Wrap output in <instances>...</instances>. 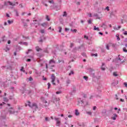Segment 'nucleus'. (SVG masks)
Segmentation results:
<instances>
[{
	"label": "nucleus",
	"mask_w": 127,
	"mask_h": 127,
	"mask_svg": "<svg viewBox=\"0 0 127 127\" xmlns=\"http://www.w3.org/2000/svg\"><path fill=\"white\" fill-rule=\"evenodd\" d=\"M78 106H82V107H86V106H88V101H86L85 99H83L81 98H79L77 99Z\"/></svg>",
	"instance_id": "f257e3e1"
},
{
	"label": "nucleus",
	"mask_w": 127,
	"mask_h": 127,
	"mask_svg": "<svg viewBox=\"0 0 127 127\" xmlns=\"http://www.w3.org/2000/svg\"><path fill=\"white\" fill-rule=\"evenodd\" d=\"M12 5V6H14L16 5V4H18V2H16L15 3H12L10 1H5L4 2V6H7L8 5Z\"/></svg>",
	"instance_id": "f03ea898"
},
{
	"label": "nucleus",
	"mask_w": 127,
	"mask_h": 127,
	"mask_svg": "<svg viewBox=\"0 0 127 127\" xmlns=\"http://www.w3.org/2000/svg\"><path fill=\"white\" fill-rule=\"evenodd\" d=\"M28 106L31 108V109L35 110V111H36V109H38V106L36 103H34L31 104L30 102H28Z\"/></svg>",
	"instance_id": "7ed1b4c3"
},
{
	"label": "nucleus",
	"mask_w": 127,
	"mask_h": 127,
	"mask_svg": "<svg viewBox=\"0 0 127 127\" xmlns=\"http://www.w3.org/2000/svg\"><path fill=\"white\" fill-rule=\"evenodd\" d=\"M56 64V62L54 61L53 59L49 61V66L50 67V69H52V67H55V64Z\"/></svg>",
	"instance_id": "20e7f679"
},
{
	"label": "nucleus",
	"mask_w": 127,
	"mask_h": 127,
	"mask_svg": "<svg viewBox=\"0 0 127 127\" xmlns=\"http://www.w3.org/2000/svg\"><path fill=\"white\" fill-rule=\"evenodd\" d=\"M41 100L42 102H43V106H44L45 108H47V107H48V106H49V103H48V102H47V101H46V100H45V98H44V97H41Z\"/></svg>",
	"instance_id": "39448f33"
},
{
	"label": "nucleus",
	"mask_w": 127,
	"mask_h": 127,
	"mask_svg": "<svg viewBox=\"0 0 127 127\" xmlns=\"http://www.w3.org/2000/svg\"><path fill=\"white\" fill-rule=\"evenodd\" d=\"M55 121H56V126L57 127H60V125H61V122L59 121V118H55Z\"/></svg>",
	"instance_id": "423d86ee"
},
{
	"label": "nucleus",
	"mask_w": 127,
	"mask_h": 127,
	"mask_svg": "<svg viewBox=\"0 0 127 127\" xmlns=\"http://www.w3.org/2000/svg\"><path fill=\"white\" fill-rule=\"evenodd\" d=\"M9 113L10 114H15V115H17V113L18 112L17 111H14V110L12 108H11L10 109H9Z\"/></svg>",
	"instance_id": "0eeeda50"
},
{
	"label": "nucleus",
	"mask_w": 127,
	"mask_h": 127,
	"mask_svg": "<svg viewBox=\"0 0 127 127\" xmlns=\"http://www.w3.org/2000/svg\"><path fill=\"white\" fill-rule=\"evenodd\" d=\"M1 69H6L7 70H10L11 67L10 66H2L1 67Z\"/></svg>",
	"instance_id": "6e6552de"
},
{
	"label": "nucleus",
	"mask_w": 127,
	"mask_h": 127,
	"mask_svg": "<svg viewBox=\"0 0 127 127\" xmlns=\"http://www.w3.org/2000/svg\"><path fill=\"white\" fill-rule=\"evenodd\" d=\"M47 2H48V0H43L42 1V3L45 5V6H48V5H47Z\"/></svg>",
	"instance_id": "1a4fd4ad"
},
{
	"label": "nucleus",
	"mask_w": 127,
	"mask_h": 127,
	"mask_svg": "<svg viewBox=\"0 0 127 127\" xmlns=\"http://www.w3.org/2000/svg\"><path fill=\"white\" fill-rule=\"evenodd\" d=\"M55 9L57 10H60V8H61V5H56L54 7Z\"/></svg>",
	"instance_id": "9d476101"
},
{
	"label": "nucleus",
	"mask_w": 127,
	"mask_h": 127,
	"mask_svg": "<svg viewBox=\"0 0 127 127\" xmlns=\"http://www.w3.org/2000/svg\"><path fill=\"white\" fill-rule=\"evenodd\" d=\"M55 79H56L55 75L54 74H52V76H51L52 82H55Z\"/></svg>",
	"instance_id": "9b49d317"
},
{
	"label": "nucleus",
	"mask_w": 127,
	"mask_h": 127,
	"mask_svg": "<svg viewBox=\"0 0 127 127\" xmlns=\"http://www.w3.org/2000/svg\"><path fill=\"white\" fill-rule=\"evenodd\" d=\"M19 44H21V45H25V46H27L28 45V43L27 42H20L19 43Z\"/></svg>",
	"instance_id": "f8f14e48"
},
{
	"label": "nucleus",
	"mask_w": 127,
	"mask_h": 127,
	"mask_svg": "<svg viewBox=\"0 0 127 127\" xmlns=\"http://www.w3.org/2000/svg\"><path fill=\"white\" fill-rule=\"evenodd\" d=\"M93 16H95V17H96L97 19H100L101 17H100V15H99V14H98V13H95L93 15Z\"/></svg>",
	"instance_id": "ddd939ff"
},
{
	"label": "nucleus",
	"mask_w": 127,
	"mask_h": 127,
	"mask_svg": "<svg viewBox=\"0 0 127 127\" xmlns=\"http://www.w3.org/2000/svg\"><path fill=\"white\" fill-rule=\"evenodd\" d=\"M101 70H102L103 71H105V70H106V68L105 67V63H102Z\"/></svg>",
	"instance_id": "4468645a"
},
{
	"label": "nucleus",
	"mask_w": 127,
	"mask_h": 127,
	"mask_svg": "<svg viewBox=\"0 0 127 127\" xmlns=\"http://www.w3.org/2000/svg\"><path fill=\"white\" fill-rule=\"evenodd\" d=\"M121 27H122L121 26H118V28H117L116 26L113 27V29L115 30H119V29H120V28H121Z\"/></svg>",
	"instance_id": "2eb2a0df"
},
{
	"label": "nucleus",
	"mask_w": 127,
	"mask_h": 127,
	"mask_svg": "<svg viewBox=\"0 0 127 127\" xmlns=\"http://www.w3.org/2000/svg\"><path fill=\"white\" fill-rule=\"evenodd\" d=\"M75 115L76 116H79V115H80V112H79V111H78V110H75Z\"/></svg>",
	"instance_id": "dca6fc26"
},
{
	"label": "nucleus",
	"mask_w": 127,
	"mask_h": 127,
	"mask_svg": "<svg viewBox=\"0 0 127 127\" xmlns=\"http://www.w3.org/2000/svg\"><path fill=\"white\" fill-rule=\"evenodd\" d=\"M43 40H46V38L44 37L43 38H42V37H41L39 42H43Z\"/></svg>",
	"instance_id": "f3484780"
},
{
	"label": "nucleus",
	"mask_w": 127,
	"mask_h": 127,
	"mask_svg": "<svg viewBox=\"0 0 127 127\" xmlns=\"http://www.w3.org/2000/svg\"><path fill=\"white\" fill-rule=\"evenodd\" d=\"M114 116V117H112V119L113 120V121H116L117 117H118V115H117V114H113Z\"/></svg>",
	"instance_id": "a211bd4d"
},
{
	"label": "nucleus",
	"mask_w": 127,
	"mask_h": 127,
	"mask_svg": "<svg viewBox=\"0 0 127 127\" xmlns=\"http://www.w3.org/2000/svg\"><path fill=\"white\" fill-rule=\"evenodd\" d=\"M94 30H97V31H100V29L99 27H96V26H94Z\"/></svg>",
	"instance_id": "6ab92c4d"
},
{
	"label": "nucleus",
	"mask_w": 127,
	"mask_h": 127,
	"mask_svg": "<svg viewBox=\"0 0 127 127\" xmlns=\"http://www.w3.org/2000/svg\"><path fill=\"white\" fill-rule=\"evenodd\" d=\"M36 50L38 52H39V51H40L41 50V48H39V46H37L36 47Z\"/></svg>",
	"instance_id": "aec40b11"
},
{
	"label": "nucleus",
	"mask_w": 127,
	"mask_h": 127,
	"mask_svg": "<svg viewBox=\"0 0 127 127\" xmlns=\"http://www.w3.org/2000/svg\"><path fill=\"white\" fill-rule=\"evenodd\" d=\"M67 15V12L64 11V14H63V16L66 17Z\"/></svg>",
	"instance_id": "412c9836"
},
{
	"label": "nucleus",
	"mask_w": 127,
	"mask_h": 127,
	"mask_svg": "<svg viewBox=\"0 0 127 127\" xmlns=\"http://www.w3.org/2000/svg\"><path fill=\"white\" fill-rule=\"evenodd\" d=\"M66 84H70V83H71V80H70L69 79H67L66 81Z\"/></svg>",
	"instance_id": "4be33fe9"
},
{
	"label": "nucleus",
	"mask_w": 127,
	"mask_h": 127,
	"mask_svg": "<svg viewBox=\"0 0 127 127\" xmlns=\"http://www.w3.org/2000/svg\"><path fill=\"white\" fill-rule=\"evenodd\" d=\"M4 7V4H0V9H2Z\"/></svg>",
	"instance_id": "5701e85b"
},
{
	"label": "nucleus",
	"mask_w": 127,
	"mask_h": 127,
	"mask_svg": "<svg viewBox=\"0 0 127 127\" xmlns=\"http://www.w3.org/2000/svg\"><path fill=\"white\" fill-rule=\"evenodd\" d=\"M74 74V71L73 70H71L70 73L68 74L69 76H71V75Z\"/></svg>",
	"instance_id": "b1692460"
},
{
	"label": "nucleus",
	"mask_w": 127,
	"mask_h": 127,
	"mask_svg": "<svg viewBox=\"0 0 127 127\" xmlns=\"http://www.w3.org/2000/svg\"><path fill=\"white\" fill-rule=\"evenodd\" d=\"M7 22H8V24H11V23H13V21L8 20Z\"/></svg>",
	"instance_id": "393cba45"
},
{
	"label": "nucleus",
	"mask_w": 127,
	"mask_h": 127,
	"mask_svg": "<svg viewBox=\"0 0 127 127\" xmlns=\"http://www.w3.org/2000/svg\"><path fill=\"white\" fill-rule=\"evenodd\" d=\"M62 31V27H59V32L61 33Z\"/></svg>",
	"instance_id": "a878e982"
},
{
	"label": "nucleus",
	"mask_w": 127,
	"mask_h": 127,
	"mask_svg": "<svg viewBox=\"0 0 127 127\" xmlns=\"http://www.w3.org/2000/svg\"><path fill=\"white\" fill-rule=\"evenodd\" d=\"M113 75L115 76V77H117V76H119V74H118V73H117V72H115L113 73Z\"/></svg>",
	"instance_id": "bb28decb"
},
{
	"label": "nucleus",
	"mask_w": 127,
	"mask_h": 127,
	"mask_svg": "<svg viewBox=\"0 0 127 127\" xmlns=\"http://www.w3.org/2000/svg\"><path fill=\"white\" fill-rule=\"evenodd\" d=\"M62 93V91H61V90H60V91H57V92H56V94H58V95H59V94H61Z\"/></svg>",
	"instance_id": "cd10ccee"
},
{
	"label": "nucleus",
	"mask_w": 127,
	"mask_h": 127,
	"mask_svg": "<svg viewBox=\"0 0 127 127\" xmlns=\"http://www.w3.org/2000/svg\"><path fill=\"white\" fill-rule=\"evenodd\" d=\"M86 114L89 115V116H92V112H86Z\"/></svg>",
	"instance_id": "c85d7f7f"
},
{
	"label": "nucleus",
	"mask_w": 127,
	"mask_h": 127,
	"mask_svg": "<svg viewBox=\"0 0 127 127\" xmlns=\"http://www.w3.org/2000/svg\"><path fill=\"white\" fill-rule=\"evenodd\" d=\"M32 51V49L28 50V52H26V54H29V52H31Z\"/></svg>",
	"instance_id": "c756f323"
},
{
	"label": "nucleus",
	"mask_w": 127,
	"mask_h": 127,
	"mask_svg": "<svg viewBox=\"0 0 127 127\" xmlns=\"http://www.w3.org/2000/svg\"><path fill=\"white\" fill-rule=\"evenodd\" d=\"M123 51H124V52H125L126 53H127V49L126 48V47L123 48Z\"/></svg>",
	"instance_id": "7c9ffc66"
},
{
	"label": "nucleus",
	"mask_w": 127,
	"mask_h": 127,
	"mask_svg": "<svg viewBox=\"0 0 127 127\" xmlns=\"http://www.w3.org/2000/svg\"><path fill=\"white\" fill-rule=\"evenodd\" d=\"M23 23H24V26H27V24L24 22V20H23Z\"/></svg>",
	"instance_id": "2f4dec72"
},
{
	"label": "nucleus",
	"mask_w": 127,
	"mask_h": 127,
	"mask_svg": "<svg viewBox=\"0 0 127 127\" xmlns=\"http://www.w3.org/2000/svg\"><path fill=\"white\" fill-rule=\"evenodd\" d=\"M42 26H43V27H45V26H46V24L45 23H43L42 24H41Z\"/></svg>",
	"instance_id": "473e14b6"
},
{
	"label": "nucleus",
	"mask_w": 127,
	"mask_h": 127,
	"mask_svg": "<svg viewBox=\"0 0 127 127\" xmlns=\"http://www.w3.org/2000/svg\"><path fill=\"white\" fill-rule=\"evenodd\" d=\"M48 2H49V3H54V2L53 1V0H49V1H48Z\"/></svg>",
	"instance_id": "72a5a7b5"
},
{
	"label": "nucleus",
	"mask_w": 127,
	"mask_h": 127,
	"mask_svg": "<svg viewBox=\"0 0 127 127\" xmlns=\"http://www.w3.org/2000/svg\"><path fill=\"white\" fill-rule=\"evenodd\" d=\"M41 33H44L45 32V30L44 29H42L40 30Z\"/></svg>",
	"instance_id": "f704fd0d"
},
{
	"label": "nucleus",
	"mask_w": 127,
	"mask_h": 127,
	"mask_svg": "<svg viewBox=\"0 0 127 127\" xmlns=\"http://www.w3.org/2000/svg\"><path fill=\"white\" fill-rule=\"evenodd\" d=\"M33 78H32V77L30 76L29 78L28 79V81H33Z\"/></svg>",
	"instance_id": "c9c22d12"
},
{
	"label": "nucleus",
	"mask_w": 127,
	"mask_h": 127,
	"mask_svg": "<svg viewBox=\"0 0 127 127\" xmlns=\"http://www.w3.org/2000/svg\"><path fill=\"white\" fill-rule=\"evenodd\" d=\"M46 19L48 20V21H50V19L49 18V17L48 16V15L46 16Z\"/></svg>",
	"instance_id": "e433bc0d"
},
{
	"label": "nucleus",
	"mask_w": 127,
	"mask_h": 127,
	"mask_svg": "<svg viewBox=\"0 0 127 127\" xmlns=\"http://www.w3.org/2000/svg\"><path fill=\"white\" fill-rule=\"evenodd\" d=\"M83 78H84L85 80H86V81H88V77H87L86 76H84Z\"/></svg>",
	"instance_id": "4c0bfd02"
},
{
	"label": "nucleus",
	"mask_w": 127,
	"mask_h": 127,
	"mask_svg": "<svg viewBox=\"0 0 127 127\" xmlns=\"http://www.w3.org/2000/svg\"><path fill=\"white\" fill-rule=\"evenodd\" d=\"M30 84L31 85H32V86H35V84L34 83V82H30Z\"/></svg>",
	"instance_id": "58836bf2"
},
{
	"label": "nucleus",
	"mask_w": 127,
	"mask_h": 127,
	"mask_svg": "<svg viewBox=\"0 0 127 127\" xmlns=\"http://www.w3.org/2000/svg\"><path fill=\"white\" fill-rule=\"evenodd\" d=\"M88 22L89 24H91L92 23V19L88 20Z\"/></svg>",
	"instance_id": "ea45409f"
},
{
	"label": "nucleus",
	"mask_w": 127,
	"mask_h": 127,
	"mask_svg": "<svg viewBox=\"0 0 127 127\" xmlns=\"http://www.w3.org/2000/svg\"><path fill=\"white\" fill-rule=\"evenodd\" d=\"M82 56H83V57H86V56H87V55H86V53H83L82 54Z\"/></svg>",
	"instance_id": "a19ab883"
},
{
	"label": "nucleus",
	"mask_w": 127,
	"mask_h": 127,
	"mask_svg": "<svg viewBox=\"0 0 127 127\" xmlns=\"http://www.w3.org/2000/svg\"><path fill=\"white\" fill-rule=\"evenodd\" d=\"M15 11L16 13V16H18L19 14H18V12L17 11V10H15Z\"/></svg>",
	"instance_id": "79ce46f5"
},
{
	"label": "nucleus",
	"mask_w": 127,
	"mask_h": 127,
	"mask_svg": "<svg viewBox=\"0 0 127 127\" xmlns=\"http://www.w3.org/2000/svg\"><path fill=\"white\" fill-rule=\"evenodd\" d=\"M4 102H8V99L6 98H4Z\"/></svg>",
	"instance_id": "37998d69"
},
{
	"label": "nucleus",
	"mask_w": 127,
	"mask_h": 127,
	"mask_svg": "<svg viewBox=\"0 0 127 127\" xmlns=\"http://www.w3.org/2000/svg\"><path fill=\"white\" fill-rule=\"evenodd\" d=\"M73 46H74V44H73L72 43H70V48H72Z\"/></svg>",
	"instance_id": "c03bdc74"
},
{
	"label": "nucleus",
	"mask_w": 127,
	"mask_h": 127,
	"mask_svg": "<svg viewBox=\"0 0 127 127\" xmlns=\"http://www.w3.org/2000/svg\"><path fill=\"white\" fill-rule=\"evenodd\" d=\"M48 89H49V88H50V86H51V84H50V83H48Z\"/></svg>",
	"instance_id": "a18cd8bd"
},
{
	"label": "nucleus",
	"mask_w": 127,
	"mask_h": 127,
	"mask_svg": "<svg viewBox=\"0 0 127 127\" xmlns=\"http://www.w3.org/2000/svg\"><path fill=\"white\" fill-rule=\"evenodd\" d=\"M23 69H24V68L23 67H22L20 69V71H23V72H25V70H23Z\"/></svg>",
	"instance_id": "49530a36"
},
{
	"label": "nucleus",
	"mask_w": 127,
	"mask_h": 127,
	"mask_svg": "<svg viewBox=\"0 0 127 127\" xmlns=\"http://www.w3.org/2000/svg\"><path fill=\"white\" fill-rule=\"evenodd\" d=\"M62 62L63 63H64V61H62L61 60H59V63H61Z\"/></svg>",
	"instance_id": "de8ad7c7"
},
{
	"label": "nucleus",
	"mask_w": 127,
	"mask_h": 127,
	"mask_svg": "<svg viewBox=\"0 0 127 127\" xmlns=\"http://www.w3.org/2000/svg\"><path fill=\"white\" fill-rule=\"evenodd\" d=\"M106 49H107L108 50H110V48L109 47V45H106Z\"/></svg>",
	"instance_id": "09e8293b"
},
{
	"label": "nucleus",
	"mask_w": 127,
	"mask_h": 127,
	"mask_svg": "<svg viewBox=\"0 0 127 127\" xmlns=\"http://www.w3.org/2000/svg\"><path fill=\"white\" fill-rule=\"evenodd\" d=\"M2 120H5V116H1Z\"/></svg>",
	"instance_id": "8fccbe9b"
},
{
	"label": "nucleus",
	"mask_w": 127,
	"mask_h": 127,
	"mask_svg": "<svg viewBox=\"0 0 127 127\" xmlns=\"http://www.w3.org/2000/svg\"><path fill=\"white\" fill-rule=\"evenodd\" d=\"M123 34H124V35H127V31H126L124 32H123Z\"/></svg>",
	"instance_id": "3c124183"
},
{
	"label": "nucleus",
	"mask_w": 127,
	"mask_h": 127,
	"mask_svg": "<svg viewBox=\"0 0 127 127\" xmlns=\"http://www.w3.org/2000/svg\"><path fill=\"white\" fill-rule=\"evenodd\" d=\"M43 80H44V81H46L47 80V79L44 76H43Z\"/></svg>",
	"instance_id": "603ef678"
},
{
	"label": "nucleus",
	"mask_w": 127,
	"mask_h": 127,
	"mask_svg": "<svg viewBox=\"0 0 127 127\" xmlns=\"http://www.w3.org/2000/svg\"><path fill=\"white\" fill-rule=\"evenodd\" d=\"M45 121H46V122L49 121V119H48V117H46L45 118Z\"/></svg>",
	"instance_id": "864d4df0"
},
{
	"label": "nucleus",
	"mask_w": 127,
	"mask_h": 127,
	"mask_svg": "<svg viewBox=\"0 0 127 127\" xmlns=\"http://www.w3.org/2000/svg\"><path fill=\"white\" fill-rule=\"evenodd\" d=\"M31 92H32L31 90H28V91H27V93L28 94H30V93H31Z\"/></svg>",
	"instance_id": "5fc2aeb1"
},
{
	"label": "nucleus",
	"mask_w": 127,
	"mask_h": 127,
	"mask_svg": "<svg viewBox=\"0 0 127 127\" xmlns=\"http://www.w3.org/2000/svg\"><path fill=\"white\" fill-rule=\"evenodd\" d=\"M69 28H65V31H69Z\"/></svg>",
	"instance_id": "6e6d98bb"
},
{
	"label": "nucleus",
	"mask_w": 127,
	"mask_h": 127,
	"mask_svg": "<svg viewBox=\"0 0 127 127\" xmlns=\"http://www.w3.org/2000/svg\"><path fill=\"white\" fill-rule=\"evenodd\" d=\"M96 109H97V107L94 106V107H93V111H95V110H96Z\"/></svg>",
	"instance_id": "4d7b16f0"
},
{
	"label": "nucleus",
	"mask_w": 127,
	"mask_h": 127,
	"mask_svg": "<svg viewBox=\"0 0 127 127\" xmlns=\"http://www.w3.org/2000/svg\"><path fill=\"white\" fill-rule=\"evenodd\" d=\"M106 9H107V10H108V11H109V10H110V9H109V6H107V7H106Z\"/></svg>",
	"instance_id": "13d9d810"
},
{
	"label": "nucleus",
	"mask_w": 127,
	"mask_h": 127,
	"mask_svg": "<svg viewBox=\"0 0 127 127\" xmlns=\"http://www.w3.org/2000/svg\"><path fill=\"white\" fill-rule=\"evenodd\" d=\"M91 76H92V77H95V73H91Z\"/></svg>",
	"instance_id": "bf43d9fd"
},
{
	"label": "nucleus",
	"mask_w": 127,
	"mask_h": 127,
	"mask_svg": "<svg viewBox=\"0 0 127 127\" xmlns=\"http://www.w3.org/2000/svg\"><path fill=\"white\" fill-rule=\"evenodd\" d=\"M27 62H30V61H31V59H28L27 60Z\"/></svg>",
	"instance_id": "052dcab7"
},
{
	"label": "nucleus",
	"mask_w": 127,
	"mask_h": 127,
	"mask_svg": "<svg viewBox=\"0 0 127 127\" xmlns=\"http://www.w3.org/2000/svg\"><path fill=\"white\" fill-rule=\"evenodd\" d=\"M46 69H48V64H46Z\"/></svg>",
	"instance_id": "680f3d73"
},
{
	"label": "nucleus",
	"mask_w": 127,
	"mask_h": 127,
	"mask_svg": "<svg viewBox=\"0 0 127 127\" xmlns=\"http://www.w3.org/2000/svg\"><path fill=\"white\" fill-rule=\"evenodd\" d=\"M83 98H87V95H85V94H84L83 95Z\"/></svg>",
	"instance_id": "e2e57ef3"
},
{
	"label": "nucleus",
	"mask_w": 127,
	"mask_h": 127,
	"mask_svg": "<svg viewBox=\"0 0 127 127\" xmlns=\"http://www.w3.org/2000/svg\"><path fill=\"white\" fill-rule=\"evenodd\" d=\"M72 32H75V33H76V32H77V29H73V31Z\"/></svg>",
	"instance_id": "0e129e2a"
},
{
	"label": "nucleus",
	"mask_w": 127,
	"mask_h": 127,
	"mask_svg": "<svg viewBox=\"0 0 127 127\" xmlns=\"http://www.w3.org/2000/svg\"><path fill=\"white\" fill-rule=\"evenodd\" d=\"M124 85L127 88V83L126 82L124 83Z\"/></svg>",
	"instance_id": "69168bd1"
},
{
	"label": "nucleus",
	"mask_w": 127,
	"mask_h": 127,
	"mask_svg": "<svg viewBox=\"0 0 127 127\" xmlns=\"http://www.w3.org/2000/svg\"><path fill=\"white\" fill-rule=\"evenodd\" d=\"M5 104L4 102H2V103L0 104V106H2V105H4Z\"/></svg>",
	"instance_id": "338daca9"
},
{
	"label": "nucleus",
	"mask_w": 127,
	"mask_h": 127,
	"mask_svg": "<svg viewBox=\"0 0 127 127\" xmlns=\"http://www.w3.org/2000/svg\"><path fill=\"white\" fill-rule=\"evenodd\" d=\"M6 16H7V17H9V14H8V13H6Z\"/></svg>",
	"instance_id": "774afa93"
}]
</instances>
